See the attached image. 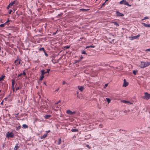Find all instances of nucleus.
Returning <instances> with one entry per match:
<instances>
[{
  "label": "nucleus",
  "instance_id": "1",
  "mask_svg": "<svg viewBox=\"0 0 150 150\" xmlns=\"http://www.w3.org/2000/svg\"><path fill=\"white\" fill-rule=\"evenodd\" d=\"M14 134L12 132L8 131L6 133V137L8 139H9L10 138H14Z\"/></svg>",
  "mask_w": 150,
  "mask_h": 150
},
{
  "label": "nucleus",
  "instance_id": "2",
  "mask_svg": "<svg viewBox=\"0 0 150 150\" xmlns=\"http://www.w3.org/2000/svg\"><path fill=\"white\" fill-rule=\"evenodd\" d=\"M145 96L143 97V98L146 100H147L150 98V94L147 92L144 93Z\"/></svg>",
  "mask_w": 150,
  "mask_h": 150
},
{
  "label": "nucleus",
  "instance_id": "3",
  "mask_svg": "<svg viewBox=\"0 0 150 150\" xmlns=\"http://www.w3.org/2000/svg\"><path fill=\"white\" fill-rule=\"evenodd\" d=\"M8 84L7 83L5 84L4 85V86H3L4 88H2V92H6L7 90V89H8Z\"/></svg>",
  "mask_w": 150,
  "mask_h": 150
},
{
  "label": "nucleus",
  "instance_id": "4",
  "mask_svg": "<svg viewBox=\"0 0 150 150\" xmlns=\"http://www.w3.org/2000/svg\"><path fill=\"white\" fill-rule=\"evenodd\" d=\"M18 4V2L17 0H15L13 2L10 3V5H11V6H16Z\"/></svg>",
  "mask_w": 150,
  "mask_h": 150
},
{
  "label": "nucleus",
  "instance_id": "5",
  "mask_svg": "<svg viewBox=\"0 0 150 150\" xmlns=\"http://www.w3.org/2000/svg\"><path fill=\"white\" fill-rule=\"evenodd\" d=\"M21 61V60L18 57L17 59L15 60L14 63L16 65H18L20 64Z\"/></svg>",
  "mask_w": 150,
  "mask_h": 150
},
{
  "label": "nucleus",
  "instance_id": "6",
  "mask_svg": "<svg viewBox=\"0 0 150 150\" xmlns=\"http://www.w3.org/2000/svg\"><path fill=\"white\" fill-rule=\"evenodd\" d=\"M67 113L70 115H73L74 114H75L76 113V111H73L72 112L71 110H68L66 112Z\"/></svg>",
  "mask_w": 150,
  "mask_h": 150
},
{
  "label": "nucleus",
  "instance_id": "7",
  "mask_svg": "<svg viewBox=\"0 0 150 150\" xmlns=\"http://www.w3.org/2000/svg\"><path fill=\"white\" fill-rule=\"evenodd\" d=\"M140 34H138L136 36H131L129 37L130 40H132L135 39H137L140 36Z\"/></svg>",
  "mask_w": 150,
  "mask_h": 150
},
{
  "label": "nucleus",
  "instance_id": "8",
  "mask_svg": "<svg viewBox=\"0 0 150 150\" xmlns=\"http://www.w3.org/2000/svg\"><path fill=\"white\" fill-rule=\"evenodd\" d=\"M141 64L139 65V67L141 68H144L145 67V62H141Z\"/></svg>",
  "mask_w": 150,
  "mask_h": 150
},
{
  "label": "nucleus",
  "instance_id": "9",
  "mask_svg": "<svg viewBox=\"0 0 150 150\" xmlns=\"http://www.w3.org/2000/svg\"><path fill=\"white\" fill-rule=\"evenodd\" d=\"M116 16L118 17L123 16L124 14L123 13H120L119 11H117L116 12Z\"/></svg>",
  "mask_w": 150,
  "mask_h": 150
},
{
  "label": "nucleus",
  "instance_id": "10",
  "mask_svg": "<svg viewBox=\"0 0 150 150\" xmlns=\"http://www.w3.org/2000/svg\"><path fill=\"white\" fill-rule=\"evenodd\" d=\"M127 2L126 0H122L120 1L119 3L120 4L126 5V4H127Z\"/></svg>",
  "mask_w": 150,
  "mask_h": 150
},
{
  "label": "nucleus",
  "instance_id": "11",
  "mask_svg": "<svg viewBox=\"0 0 150 150\" xmlns=\"http://www.w3.org/2000/svg\"><path fill=\"white\" fill-rule=\"evenodd\" d=\"M123 81L124 83L123 86L125 87H126L129 84L126 81V80L125 79H124Z\"/></svg>",
  "mask_w": 150,
  "mask_h": 150
},
{
  "label": "nucleus",
  "instance_id": "12",
  "mask_svg": "<svg viewBox=\"0 0 150 150\" xmlns=\"http://www.w3.org/2000/svg\"><path fill=\"white\" fill-rule=\"evenodd\" d=\"M78 88L79 89L81 92L84 89V87L81 86H78Z\"/></svg>",
  "mask_w": 150,
  "mask_h": 150
},
{
  "label": "nucleus",
  "instance_id": "13",
  "mask_svg": "<svg viewBox=\"0 0 150 150\" xmlns=\"http://www.w3.org/2000/svg\"><path fill=\"white\" fill-rule=\"evenodd\" d=\"M11 30L13 31V32H16L18 30V28L16 27H12Z\"/></svg>",
  "mask_w": 150,
  "mask_h": 150
},
{
  "label": "nucleus",
  "instance_id": "14",
  "mask_svg": "<svg viewBox=\"0 0 150 150\" xmlns=\"http://www.w3.org/2000/svg\"><path fill=\"white\" fill-rule=\"evenodd\" d=\"M51 115H46L45 116H44L45 118L46 119H49V118L51 117Z\"/></svg>",
  "mask_w": 150,
  "mask_h": 150
},
{
  "label": "nucleus",
  "instance_id": "15",
  "mask_svg": "<svg viewBox=\"0 0 150 150\" xmlns=\"http://www.w3.org/2000/svg\"><path fill=\"white\" fill-rule=\"evenodd\" d=\"M90 10V9H84V8H81L80 9V10L81 11H83V12H86L87 11H89Z\"/></svg>",
  "mask_w": 150,
  "mask_h": 150
},
{
  "label": "nucleus",
  "instance_id": "16",
  "mask_svg": "<svg viewBox=\"0 0 150 150\" xmlns=\"http://www.w3.org/2000/svg\"><path fill=\"white\" fill-rule=\"evenodd\" d=\"M142 24L144 26L147 27H150V24H148L143 23H142Z\"/></svg>",
  "mask_w": 150,
  "mask_h": 150
},
{
  "label": "nucleus",
  "instance_id": "17",
  "mask_svg": "<svg viewBox=\"0 0 150 150\" xmlns=\"http://www.w3.org/2000/svg\"><path fill=\"white\" fill-rule=\"evenodd\" d=\"M41 74L44 76V75L46 74L45 72V69H42L41 70Z\"/></svg>",
  "mask_w": 150,
  "mask_h": 150
},
{
  "label": "nucleus",
  "instance_id": "18",
  "mask_svg": "<svg viewBox=\"0 0 150 150\" xmlns=\"http://www.w3.org/2000/svg\"><path fill=\"white\" fill-rule=\"evenodd\" d=\"M10 21V20L9 19V18H8V20L5 22L4 23L5 24L6 26L7 25V26H8L9 24V21Z\"/></svg>",
  "mask_w": 150,
  "mask_h": 150
},
{
  "label": "nucleus",
  "instance_id": "19",
  "mask_svg": "<svg viewBox=\"0 0 150 150\" xmlns=\"http://www.w3.org/2000/svg\"><path fill=\"white\" fill-rule=\"evenodd\" d=\"M111 23H114L115 25H116L117 26H119L118 23L116 22L112 21L111 22Z\"/></svg>",
  "mask_w": 150,
  "mask_h": 150
},
{
  "label": "nucleus",
  "instance_id": "20",
  "mask_svg": "<svg viewBox=\"0 0 150 150\" xmlns=\"http://www.w3.org/2000/svg\"><path fill=\"white\" fill-rule=\"evenodd\" d=\"M72 132H79V129H72L71 130Z\"/></svg>",
  "mask_w": 150,
  "mask_h": 150
},
{
  "label": "nucleus",
  "instance_id": "21",
  "mask_svg": "<svg viewBox=\"0 0 150 150\" xmlns=\"http://www.w3.org/2000/svg\"><path fill=\"white\" fill-rule=\"evenodd\" d=\"M145 67L148 66L150 65V62H145Z\"/></svg>",
  "mask_w": 150,
  "mask_h": 150
},
{
  "label": "nucleus",
  "instance_id": "22",
  "mask_svg": "<svg viewBox=\"0 0 150 150\" xmlns=\"http://www.w3.org/2000/svg\"><path fill=\"white\" fill-rule=\"evenodd\" d=\"M44 77V76L41 74L40 76V79H39V81H42V80Z\"/></svg>",
  "mask_w": 150,
  "mask_h": 150
},
{
  "label": "nucleus",
  "instance_id": "23",
  "mask_svg": "<svg viewBox=\"0 0 150 150\" xmlns=\"http://www.w3.org/2000/svg\"><path fill=\"white\" fill-rule=\"evenodd\" d=\"M63 15V13H60L58 14L57 16L56 17H57V18H61Z\"/></svg>",
  "mask_w": 150,
  "mask_h": 150
},
{
  "label": "nucleus",
  "instance_id": "24",
  "mask_svg": "<svg viewBox=\"0 0 150 150\" xmlns=\"http://www.w3.org/2000/svg\"><path fill=\"white\" fill-rule=\"evenodd\" d=\"M15 83V81L14 79L12 80V87H14V85Z\"/></svg>",
  "mask_w": 150,
  "mask_h": 150
},
{
  "label": "nucleus",
  "instance_id": "25",
  "mask_svg": "<svg viewBox=\"0 0 150 150\" xmlns=\"http://www.w3.org/2000/svg\"><path fill=\"white\" fill-rule=\"evenodd\" d=\"M24 129L28 128V126L26 124H23L22 125Z\"/></svg>",
  "mask_w": 150,
  "mask_h": 150
},
{
  "label": "nucleus",
  "instance_id": "26",
  "mask_svg": "<svg viewBox=\"0 0 150 150\" xmlns=\"http://www.w3.org/2000/svg\"><path fill=\"white\" fill-rule=\"evenodd\" d=\"M47 133H45L42 136V137H41V139L45 138L47 136Z\"/></svg>",
  "mask_w": 150,
  "mask_h": 150
},
{
  "label": "nucleus",
  "instance_id": "27",
  "mask_svg": "<svg viewBox=\"0 0 150 150\" xmlns=\"http://www.w3.org/2000/svg\"><path fill=\"white\" fill-rule=\"evenodd\" d=\"M4 77L5 76L4 75H2L0 77V81H1L4 80Z\"/></svg>",
  "mask_w": 150,
  "mask_h": 150
},
{
  "label": "nucleus",
  "instance_id": "28",
  "mask_svg": "<svg viewBox=\"0 0 150 150\" xmlns=\"http://www.w3.org/2000/svg\"><path fill=\"white\" fill-rule=\"evenodd\" d=\"M70 47V46L69 45H67L64 47H62V49L65 48L66 49H68Z\"/></svg>",
  "mask_w": 150,
  "mask_h": 150
},
{
  "label": "nucleus",
  "instance_id": "29",
  "mask_svg": "<svg viewBox=\"0 0 150 150\" xmlns=\"http://www.w3.org/2000/svg\"><path fill=\"white\" fill-rule=\"evenodd\" d=\"M106 101L108 102V104L110 102L111 100L110 98H106Z\"/></svg>",
  "mask_w": 150,
  "mask_h": 150
},
{
  "label": "nucleus",
  "instance_id": "30",
  "mask_svg": "<svg viewBox=\"0 0 150 150\" xmlns=\"http://www.w3.org/2000/svg\"><path fill=\"white\" fill-rule=\"evenodd\" d=\"M138 72V71L137 70H134L133 71V73L134 75H136L137 73Z\"/></svg>",
  "mask_w": 150,
  "mask_h": 150
},
{
  "label": "nucleus",
  "instance_id": "31",
  "mask_svg": "<svg viewBox=\"0 0 150 150\" xmlns=\"http://www.w3.org/2000/svg\"><path fill=\"white\" fill-rule=\"evenodd\" d=\"M39 51H43V52L45 51L44 47H40L39 49Z\"/></svg>",
  "mask_w": 150,
  "mask_h": 150
},
{
  "label": "nucleus",
  "instance_id": "32",
  "mask_svg": "<svg viewBox=\"0 0 150 150\" xmlns=\"http://www.w3.org/2000/svg\"><path fill=\"white\" fill-rule=\"evenodd\" d=\"M61 142H62L61 139V138H60L58 139L57 144L58 145H60L61 144Z\"/></svg>",
  "mask_w": 150,
  "mask_h": 150
},
{
  "label": "nucleus",
  "instance_id": "33",
  "mask_svg": "<svg viewBox=\"0 0 150 150\" xmlns=\"http://www.w3.org/2000/svg\"><path fill=\"white\" fill-rule=\"evenodd\" d=\"M122 102L125 103H128L130 102L129 101H127L125 100H122Z\"/></svg>",
  "mask_w": 150,
  "mask_h": 150
},
{
  "label": "nucleus",
  "instance_id": "34",
  "mask_svg": "<svg viewBox=\"0 0 150 150\" xmlns=\"http://www.w3.org/2000/svg\"><path fill=\"white\" fill-rule=\"evenodd\" d=\"M45 72L47 73H49V71H50V69H45Z\"/></svg>",
  "mask_w": 150,
  "mask_h": 150
},
{
  "label": "nucleus",
  "instance_id": "35",
  "mask_svg": "<svg viewBox=\"0 0 150 150\" xmlns=\"http://www.w3.org/2000/svg\"><path fill=\"white\" fill-rule=\"evenodd\" d=\"M5 24L4 23L3 24H1L0 25V27L1 28H3L4 27H5Z\"/></svg>",
  "mask_w": 150,
  "mask_h": 150
},
{
  "label": "nucleus",
  "instance_id": "36",
  "mask_svg": "<svg viewBox=\"0 0 150 150\" xmlns=\"http://www.w3.org/2000/svg\"><path fill=\"white\" fill-rule=\"evenodd\" d=\"M81 53L83 54H87L86 53V51L83 50L81 51Z\"/></svg>",
  "mask_w": 150,
  "mask_h": 150
},
{
  "label": "nucleus",
  "instance_id": "37",
  "mask_svg": "<svg viewBox=\"0 0 150 150\" xmlns=\"http://www.w3.org/2000/svg\"><path fill=\"white\" fill-rule=\"evenodd\" d=\"M16 130H18L19 129H21V126L20 125H19L18 126V127H17V126H16Z\"/></svg>",
  "mask_w": 150,
  "mask_h": 150
},
{
  "label": "nucleus",
  "instance_id": "38",
  "mask_svg": "<svg viewBox=\"0 0 150 150\" xmlns=\"http://www.w3.org/2000/svg\"><path fill=\"white\" fill-rule=\"evenodd\" d=\"M18 113H16L14 114V115L16 118H18Z\"/></svg>",
  "mask_w": 150,
  "mask_h": 150
},
{
  "label": "nucleus",
  "instance_id": "39",
  "mask_svg": "<svg viewBox=\"0 0 150 150\" xmlns=\"http://www.w3.org/2000/svg\"><path fill=\"white\" fill-rule=\"evenodd\" d=\"M149 18V17H148V16H145L144 17V18L142 19V20L143 21L144 20L148 19Z\"/></svg>",
  "mask_w": 150,
  "mask_h": 150
},
{
  "label": "nucleus",
  "instance_id": "40",
  "mask_svg": "<svg viewBox=\"0 0 150 150\" xmlns=\"http://www.w3.org/2000/svg\"><path fill=\"white\" fill-rule=\"evenodd\" d=\"M21 88V87L20 86H18L16 88V90L17 91L18 90L20 89Z\"/></svg>",
  "mask_w": 150,
  "mask_h": 150
},
{
  "label": "nucleus",
  "instance_id": "41",
  "mask_svg": "<svg viewBox=\"0 0 150 150\" xmlns=\"http://www.w3.org/2000/svg\"><path fill=\"white\" fill-rule=\"evenodd\" d=\"M80 61V60H79V59H78V60H76L75 61L74 63H76L77 62H79Z\"/></svg>",
  "mask_w": 150,
  "mask_h": 150
},
{
  "label": "nucleus",
  "instance_id": "42",
  "mask_svg": "<svg viewBox=\"0 0 150 150\" xmlns=\"http://www.w3.org/2000/svg\"><path fill=\"white\" fill-rule=\"evenodd\" d=\"M19 146L18 145H16L15 146L14 149H16L17 150V149L19 148Z\"/></svg>",
  "mask_w": 150,
  "mask_h": 150
},
{
  "label": "nucleus",
  "instance_id": "43",
  "mask_svg": "<svg viewBox=\"0 0 150 150\" xmlns=\"http://www.w3.org/2000/svg\"><path fill=\"white\" fill-rule=\"evenodd\" d=\"M86 146L89 149H90L91 148V146H90L89 145L87 144L86 145Z\"/></svg>",
  "mask_w": 150,
  "mask_h": 150
},
{
  "label": "nucleus",
  "instance_id": "44",
  "mask_svg": "<svg viewBox=\"0 0 150 150\" xmlns=\"http://www.w3.org/2000/svg\"><path fill=\"white\" fill-rule=\"evenodd\" d=\"M4 82H1V88H4L3 86H4Z\"/></svg>",
  "mask_w": 150,
  "mask_h": 150
},
{
  "label": "nucleus",
  "instance_id": "45",
  "mask_svg": "<svg viewBox=\"0 0 150 150\" xmlns=\"http://www.w3.org/2000/svg\"><path fill=\"white\" fill-rule=\"evenodd\" d=\"M44 52V53L45 54L46 57L48 56V54L46 53V51H45Z\"/></svg>",
  "mask_w": 150,
  "mask_h": 150
},
{
  "label": "nucleus",
  "instance_id": "46",
  "mask_svg": "<svg viewBox=\"0 0 150 150\" xmlns=\"http://www.w3.org/2000/svg\"><path fill=\"white\" fill-rule=\"evenodd\" d=\"M22 75H23L24 76H25L26 75V73L24 71H23V73H22Z\"/></svg>",
  "mask_w": 150,
  "mask_h": 150
},
{
  "label": "nucleus",
  "instance_id": "47",
  "mask_svg": "<svg viewBox=\"0 0 150 150\" xmlns=\"http://www.w3.org/2000/svg\"><path fill=\"white\" fill-rule=\"evenodd\" d=\"M12 12V10L11 9V10H9V11L8 12V13L9 14H11V13Z\"/></svg>",
  "mask_w": 150,
  "mask_h": 150
},
{
  "label": "nucleus",
  "instance_id": "48",
  "mask_svg": "<svg viewBox=\"0 0 150 150\" xmlns=\"http://www.w3.org/2000/svg\"><path fill=\"white\" fill-rule=\"evenodd\" d=\"M11 5H10V4H9V5L7 6V9H9V8H10L11 7Z\"/></svg>",
  "mask_w": 150,
  "mask_h": 150
},
{
  "label": "nucleus",
  "instance_id": "49",
  "mask_svg": "<svg viewBox=\"0 0 150 150\" xmlns=\"http://www.w3.org/2000/svg\"><path fill=\"white\" fill-rule=\"evenodd\" d=\"M108 83L105 84L104 85V88H105L108 86Z\"/></svg>",
  "mask_w": 150,
  "mask_h": 150
},
{
  "label": "nucleus",
  "instance_id": "50",
  "mask_svg": "<svg viewBox=\"0 0 150 150\" xmlns=\"http://www.w3.org/2000/svg\"><path fill=\"white\" fill-rule=\"evenodd\" d=\"M57 31H58V30H57H57H56V32H54V33H53V35H55V34H56V33H57Z\"/></svg>",
  "mask_w": 150,
  "mask_h": 150
},
{
  "label": "nucleus",
  "instance_id": "51",
  "mask_svg": "<svg viewBox=\"0 0 150 150\" xmlns=\"http://www.w3.org/2000/svg\"><path fill=\"white\" fill-rule=\"evenodd\" d=\"M22 75V73H20V74H18V78L19 77H20Z\"/></svg>",
  "mask_w": 150,
  "mask_h": 150
},
{
  "label": "nucleus",
  "instance_id": "52",
  "mask_svg": "<svg viewBox=\"0 0 150 150\" xmlns=\"http://www.w3.org/2000/svg\"><path fill=\"white\" fill-rule=\"evenodd\" d=\"M83 58V57L81 56L80 58L79 59V60L81 61Z\"/></svg>",
  "mask_w": 150,
  "mask_h": 150
},
{
  "label": "nucleus",
  "instance_id": "53",
  "mask_svg": "<svg viewBox=\"0 0 150 150\" xmlns=\"http://www.w3.org/2000/svg\"><path fill=\"white\" fill-rule=\"evenodd\" d=\"M42 8H38L37 9V11H38V12H40V10H41Z\"/></svg>",
  "mask_w": 150,
  "mask_h": 150
},
{
  "label": "nucleus",
  "instance_id": "54",
  "mask_svg": "<svg viewBox=\"0 0 150 150\" xmlns=\"http://www.w3.org/2000/svg\"><path fill=\"white\" fill-rule=\"evenodd\" d=\"M127 4H126V5H127L128 6H131V5H130L128 2H127Z\"/></svg>",
  "mask_w": 150,
  "mask_h": 150
},
{
  "label": "nucleus",
  "instance_id": "55",
  "mask_svg": "<svg viewBox=\"0 0 150 150\" xmlns=\"http://www.w3.org/2000/svg\"><path fill=\"white\" fill-rule=\"evenodd\" d=\"M89 47L94 48V47H95V46L91 45L89 46Z\"/></svg>",
  "mask_w": 150,
  "mask_h": 150
},
{
  "label": "nucleus",
  "instance_id": "56",
  "mask_svg": "<svg viewBox=\"0 0 150 150\" xmlns=\"http://www.w3.org/2000/svg\"><path fill=\"white\" fill-rule=\"evenodd\" d=\"M4 102V100H2L1 103V105H3V102Z\"/></svg>",
  "mask_w": 150,
  "mask_h": 150
},
{
  "label": "nucleus",
  "instance_id": "57",
  "mask_svg": "<svg viewBox=\"0 0 150 150\" xmlns=\"http://www.w3.org/2000/svg\"><path fill=\"white\" fill-rule=\"evenodd\" d=\"M11 92H10V94L8 95V96H7V97H8H8H10V96H11Z\"/></svg>",
  "mask_w": 150,
  "mask_h": 150
},
{
  "label": "nucleus",
  "instance_id": "58",
  "mask_svg": "<svg viewBox=\"0 0 150 150\" xmlns=\"http://www.w3.org/2000/svg\"><path fill=\"white\" fill-rule=\"evenodd\" d=\"M106 3V2L105 1L104 3H103L102 5H103V6H104L105 5V3Z\"/></svg>",
  "mask_w": 150,
  "mask_h": 150
},
{
  "label": "nucleus",
  "instance_id": "59",
  "mask_svg": "<svg viewBox=\"0 0 150 150\" xmlns=\"http://www.w3.org/2000/svg\"><path fill=\"white\" fill-rule=\"evenodd\" d=\"M66 83V82L65 81H64L62 82V85H64Z\"/></svg>",
  "mask_w": 150,
  "mask_h": 150
},
{
  "label": "nucleus",
  "instance_id": "60",
  "mask_svg": "<svg viewBox=\"0 0 150 150\" xmlns=\"http://www.w3.org/2000/svg\"><path fill=\"white\" fill-rule=\"evenodd\" d=\"M50 132V130H49L48 131H46V133H47V135L48 134V133Z\"/></svg>",
  "mask_w": 150,
  "mask_h": 150
},
{
  "label": "nucleus",
  "instance_id": "61",
  "mask_svg": "<svg viewBox=\"0 0 150 150\" xmlns=\"http://www.w3.org/2000/svg\"><path fill=\"white\" fill-rule=\"evenodd\" d=\"M77 98H80L81 97V96H79V95H77Z\"/></svg>",
  "mask_w": 150,
  "mask_h": 150
},
{
  "label": "nucleus",
  "instance_id": "62",
  "mask_svg": "<svg viewBox=\"0 0 150 150\" xmlns=\"http://www.w3.org/2000/svg\"><path fill=\"white\" fill-rule=\"evenodd\" d=\"M8 98V97L5 98H4V100L5 101H6L7 99Z\"/></svg>",
  "mask_w": 150,
  "mask_h": 150
},
{
  "label": "nucleus",
  "instance_id": "63",
  "mask_svg": "<svg viewBox=\"0 0 150 150\" xmlns=\"http://www.w3.org/2000/svg\"><path fill=\"white\" fill-rule=\"evenodd\" d=\"M146 51H148V52L150 51V48H149V49H147L146 50Z\"/></svg>",
  "mask_w": 150,
  "mask_h": 150
},
{
  "label": "nucleus",
  "instance_id": "64",
  "mask_svg": "<svg viewBox=\"0 0 150 150\" xmlns=\"http://www.w3.org/2000/svg\"><path fill=\"white\" fill-rule=\"evenodd\" d=\"M61 102V100H59V101L56 103L57 104H58L59 103Z\"/></svg>",
  "mask_w": 150,
  "mask_h": 150
}]
</instances>
